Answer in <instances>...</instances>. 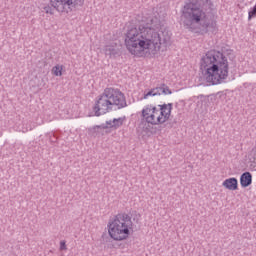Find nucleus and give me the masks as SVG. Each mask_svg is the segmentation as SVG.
I'll list each match as a JSON object with an SVG mask.
<instances>
[{
	"instance_id": "f257e3e1",
	"label": "nucleus",
	"mask_w": 256,
	"mask_h": 256,
	"mask_svg": "<svg viewBox=\"0 0 256 256\" xmlns=\"http://www.w3.org/2000/svg\"><path fill=\"white\" fill-rule=\"evenodd\" d=\"M125 45L131 55L140 57L145 50L155 55L157 51H161L162 47L171 45V35L168 31L157 32L151 24L142 23L138 28H128Z\"/></svg>"
},
{
	"instance_id": "f03ea898",
	"label": "nucleus",
	"mask_w": 256,
	"mask_h": 256,
	"mask_svg": "<svg viewBox=\"0 0 256 256\" xmlns=\"http://www.w3.org/2000/svg\"><path fill=\"white\" fill-rule=\"evenodd\" d=\"M213 11L211 0H188L182 9L181 21L188 31L198 35H207L217 31V22L209 18Z\"/></svg>"
},
{
	"instance_id": "7ed1b4c3",
	"label": "nucleus",
	"mask_w": 256,
	"mask_h": 256,
	"mask_svg": "<svg viewBox=\"0 0 256 256\" xmlns=\"http://www.w3.org/2000/svg\"><path fill=\"white\" fill-rule=\"evenodd\" d=\"M200 69L209 85H221L229 77V61L221 51L210 50L200 60Z\"/></svg>"
},
{
	"instance_id": "20e7f679",
	"label": "nucleus",
	"mask_w": 256,
	"mask_h": 256,
	"mask_svg": "<svg viewBox=\"0 0 256 256\" xmlns=\"http://www.w3.org/2000/svg\"><path fill=\"white\" fill-rule=\"evenodd\" d=\"M125 109L127 99L125 94L117 88H105L103 93L98 96L93 107L95 117H101L105 113H110L113 109Z\"/></svg>"
},
{
	"instance_id": "39448f33",
	"label": "nucleus",
	"mask_w": 256,
	"mask_h": 256,
	"mask_svg": "<svg viewBox=\"0 0 256 256\" xmlns=\"http://www.w3.org/2000/svg\"><path fill=\"white\" fill-rule=\"evenodd\" d=\"M133 221L127 213H120L108 224V233L114 241H125L131 235Z\"/></svg>"
},
{
	"instance_id": "423d86ee",
	"label": "nucleus",
	"mask_w": 256,
	"mask_h": 256,
	"mask_svg": "<svg viewBox=\"0 0 256 256\" xmlns=\"http://www.w3.org/2000/svg\"><path fill=\"white\" fill-rule=\"evenodd\" d=\"M85 0H51V6H45L44 12L48 15H53L56 11L58 13H71L73 9H77V7H83Z\"/></svg>"
},
{
	"instance_id": "0eeeda50",
	"label": "nucleus",
	"mask_w": 256,
	"mask_h": 256,
	"mask_svg": "<svg viewBox=\"0 0 256 256\" xmlns=\"http://www.w3.org/2000/svg\"><path fill=\"white\" fill-rule=\"evenodd\" d=\"M155 115H158L155 117ZM142 117L150 125H163L165 119L159 116V109L153 105H146L142 110Z\"/></svg>"
},
{
	"instance_id": "6e6552de",
	"label": "nucleus",
	"mask_w": 256,
	"mask_h": 256,
	"mask_svg": "<svg viewBox=\"0 0 256 256\" xmlns=\"http://www.w3.org/2000/svg\"><path fill=\"white\" fill-rule=\"evenodd\" d=\"M173 91L169 89V86L165 83L159 84L157 87L152 88L146 94H144L143 99H147L148 97H157L159 95H172Z\"/></svg>"
},
{
	"instance_id": "1a4fd4ad",
	"label": "nucleus",
	"mask_w": 256,
	"mask_h": 256,
	"mask_svg": "<svg viewBox=\"0 0 256 256\" xmlns=\"http://www.w3.org/2000/svg\"><path fill=\"white\" fill-rule=\"evenodd\" d=\"M105 55H109V57H119L121 55V45L113 42L109 45L104 46L103 49Z\"/></svg>"
},
{
	"instance_id": "9d476101",
	"label": "nucleus",
	"mask_w": 256,
	"mask_h": 256,
	"mask_svg": "<svg viewBox=\"0 0 256 256\" xmlns=\"http://www.w3.org/2000/svg\"><path fill=\"white\" fill-rule=\"evenodd\" d=\"M159 107V117L164 119L163 123L169 121V117H171V111H173V103L158 105Z\"/></svg>"
},
{
	"instance_id": "9b49d317",
	"label": "nucleus",
	"mask_w": 256,
	"mask_h": 256,
	"mask_svg": "<svg viewBox=\"0 0 256 256\" xmlns=\"http://www.w3.org/2000/svg\"><path fill=\"white\" fill-rule=\"evenodd\" d=\"M222 185L229 191H237L239 189V181L235 177L226 179Z\"/></svg>"
},
{
	"instance_id": "f8f14e48",
	"label": "nucleus",
	"mask_w": 256,
	"mask_h": 256,
	"mask_svg": "<svg viewBox=\"0 0 256 256\" xmlns=\"http://www.w3.org/2000/svg\"><path fill=\"white\" fill-rule=\"evenodd\" d=\"M253 183V175L251 172H244L240 176V185L243 187V189H246V187H249Z\"/></svg>"
},
{
	"instance_id": "ddd939ff",
	"label": "nucleus",
	"mask_w": 256,
	"mask_h": 256,
	"mask_svg": "<svg viewBox=\"0 0 256 256\" xmlns=\"http://www.w3.org/2000/svg\"><path fill=\"white\" fill-rule=\"evenodd\" d=\"M52 73L55 77H61L63 75V65H56L52 68Z\"/></svg>"
},
{
	"instance_id": "4468645a",
	"label": "nucleus",
	"mask_w": 256,
	"mask_h": 256,
	"mask_svg": "<svg viewBox=\"0 0 256 256\" xmlns=\"http://www.w3.org/2000/svg\"><path fill=\"white\" fill-rule=\"evenodd\" d=\"M112 123L113 124L110 126V129H119V127L123 125V118H114Z\"/></svg>"
},
{
	"instance_id": "2eb2a0df",
	"label": "nucleus",
	"mask_w": 256,
	"mask_h": 256,
	"mask_svg": "<svg viewBox=\"0 0 256 256\" xmlns=\"http://www.w3.org/2000/svg\"><path fill=\"white\" fill-rule=\"evenodd\" d=\"M111 125H113V121L109 120V121H106L105 124H101L96 127H97V129H109V128H111Z\"/></svg>"
},
{
	"instance_id": "dca6fc26",
	"label": "nucleus",
	"mask_w": 256,
	"mask_h": 256,
	"mask_svg": "<svg viewBox=\"0 0 256 256\" xmlns=\"http://www.w3.org/2000/svg\"><path fill=\"white\" fill-rule=\"evenodd\" d=\"M253 17H256V4L251 11L248 13V20L251 21Z\"/></svg>"
},
{
	"instance_id": "f3484780",
	"label": "nucleus",
	"mask_w": 256,
	"mask_h": 256,
	"mask_svg": "<svg viewBox=\"0 0 256 256\" xmlns=\"http://www.w3.org/2000/svg\"><path fill=\"white\" fill-rule=\"evenodd\" d=\"M60 251H67V244L65 241L60 242Z\"/></svg>"
},
{
	"instance_id": "a211bd4d",
	"label": "nucleus",
	"mask_w": 256,
	"mask_h": 256,
	"mask_svg": "<svg viewBox=\"0 0 256 256\" xmlns=\"http://www.w3.org/2000/svg\"><path fill=\"white\" fill-rule=\"evenodd\" d=\"M102 239H105V234H104V235H102Z\"/></svg>"
},
{
	"instance_id": "6ab92c4d",
	"label": "nucleus",
	"mask_w": 256,
	"mask_h": 256,
	"mask_svg": "<svg viewBox=\"0 0 256 256\" xmlns=\"http://www.w3.org/2000/svg\"><path fill=\"white\" fill-rule=\"evenodd\" d=\"M155 117H159V114H155Z\"/></svg>"
},
{
	"instance_id": "aec40b11",
	"label": "nucleus",
	"mask_w": 256,
	"mask_h": 256,
	"mask_svg": "<svg viewBox=\"0 0 256 256\" xmlns=\"http://www.w3.org/2000/svg\"><path fill=\"white\" fill-rule=\"evenodd\" d=\"M200 97H203V95H200Z\"/></svg>"
}]
</instances>
